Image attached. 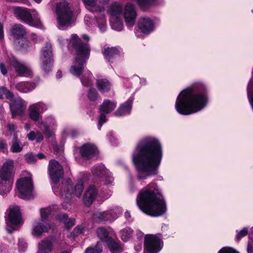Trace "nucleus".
<instances>
[{
  "mask_svg": "<svg viewBox=\"0 0 253 253\" xmlns=\"http://www.w3.org/2000/svg\"><path fill=\"white\" fill-rule=\"evenodd\" d=\"M43 222L41 220L33 222L32 234L34 236L40 237L43 233L48 231L50 226L47 223H43Z\"/></svg>",
  "mask_w": 253,
  "mask_h": 253,
  "instance_id": "obj_23",
  "label": "nucleus"
},
{
  "mask_svg": "<svg viewBox=\"0 0 253 253\" xmlns=\"http://www.w3.org/2000/svg\"><path fill=\"white\" fill-rule=\"evenodd\" d=\"M57 217L60 221L65 223L68 219V215L64 213H59Z\"/></svg>",
  "mask_w": 253,
  "mask_h": 253,
  "instance_id": "obj_50",
  "label": "nucleus"
},
{
  "mask_svg": "<svg viewBox=\"0 0 253 253\" xmlns=\"http://www.w3.org/2000/svg\"><path fill=\"white\" fill-rule=\"evenodd\" d=\"M87 96L90 101H94L97 99L98 94L95 88L90 87L88 90Z\"/></svg>",
  "mask_w": 253,
  "mask_h": 253,
  "instance_id": "obj_42",
  "label": "nucleus"
},
{
  "mask_svg": "<svg viewBox=\"0 0 253 253\" xmlns=\"http://www.w3.org/2000/svg\"><path fill=\"white\" fill-rule=\"evenodd\" d=\"M14 13L18 19L30 26L38 28H42L43 26L39 13L35 10H32L31 12L26 8L15 7L14 8Z\"/></svg>",
  "mask_w": 253,
  "mask_h": 253,
  "instance_id": "obj_7",
  "label": "nucleus"
},
{
  "mask_svg": "<svg viewBox=\"0 0 253 253\" xmlns=\"http://www.w3.org/2000/svg\"><path fill=\"white\" fill-rule=\"evenodd\" d=\"M55 11L59 29L63 30L72 24L74 22L73 12L67 1L57 3Z\"/></svg>",
  "mask_w": 253,
  "mask_h": 253,
  "instance_id": "obj_6",
  "label": "nucleus"
},
{
  "mask_svg": "<svg viewBox=\"0 0 253 253\" xmlns=\"http://www.w3.org/2000/svg\"><path fill=\"white\" fill-rule=\"evenodd\" d=\"M56 124L55 119L52 116H49L46 118L45 122H39L37 126L45 135L50 137L53 135V132L49 129V126H55Z\"/></svg>",
  "mask_w": 253,
  "mask_h": 253,
  "instance_id": "obj_20",
  "label": "nucleus"
},
{
  "mask_svg": "<svg viewBox=\"0 0 253 253\" xmlns=\"http://www.w3.org/2000/svg\"><path fill=\"white\" fill-rule=\"evenodd\" d=\"M136 16L135 8L133 4L127 3L125 6L124 17L128 27H132L135 23Z\"/></svg>",
  "mask_w": 253,
  "mask_h": 253,
  "instance_id": "obj_19",
  "label": "nucleus"
},
{
  "mask_svg": "<svg viewBox=\"0 0 253 253\" xmlns=\"http://www.w3.org/2000/svg\"><path fill=\"white\" fill-rule=\"evenodd\" d=\"M98 27L101 32H104L106 30V19L104 14H101L96 18Z\"/></svg>",
  "mask_w": 253,
  "mask_h": 253,
  "instance_id": "obj_38",
  "label": "nucleus"
},
{
  "mask_svg": "<svg viewBox=\"0 0 253 253\" xmlns=\"http://www.w3.org/2000/svg\"><path fill=\"white\" fill-rule=\"evenodd\" d=\"M98 194L97 187L90 184L86 189L83 196V201L85 205L90 206L96 199Z\"/></svg>",
  "mask_w": 253,
  "mask_h": 253,
  "instance_id": "obj_22",
  "label": "nucleus"
},
{
  "mask_svg": "<svg viewBox=\"0 0 253 253\" xmlns=\"http://www.w3.org/2000/svg\"><path fill=\"white\" fill-rule=\"evenodd\" d=\"M103 53L106 58L110 61L112 58L120 53V50L116 47H107L104 48Z\"/></svg>",
  "mask_w": 253,
  "mask_h": 253,
  "instance_id": "obj_36",
  "label": "nucleus"
},
{
  "mask_svg": "<svg viewBox=\"0 0 253 253\" xmlns=\"http://www.w3.org/2000/svg\"><path fill=\"white\" fill-rule=\"evenodd\" d=\"M249 240L253 241V227L251 229L250 233L249 234Z\"/></svg>",
  "mask_w": 253,
  "mask_h": 253,
  "instance_id": "obj_64",
  "label": "nucleus"
},
{
  "mask_svg": "<svg viewBox=\"0 0 253 253\" xmlns=\"http://www.w3.org/2000/svg\"><path fill=\"white\" fill-rule=\"evenodd\" d=\"M133 97H130L126 102L122 104L114 113V115L121 117L129 114L132 106Z\"/></svg>",
  "mask_w": 253,
  "mask_h": 253,
  "instance_id": "obj_25",
  "label": "nucleus"
},
{
  "mask_svg": "<svg viewBox=\"0 0 253 253\" xmlns=\"http://www.w3.org/2000/svg\"><path fill=\"white\" fill-rule=\"evenodd\" d=\"M248 253H253V241L249 240L247 247Z\"/></svg>",
  "mask_w": 253,
  "mask_h": 253,
  "instance_id": "obj_55",
  "label": "nucleus"
},
{
  "mask_svg": "<svg viewBox=\"0 0 253 253\" xmlns=\"http://www.w3.org/2000/svg\"><path fill=\"white\" fill-rule=\"evenodd\" d=\"M18 246L19 251L24 252L27 248V244L24 240L20 239L18 241Z\"/></svg>",
  "mask_w": 253,
  "mask_h": 253,
  "instance_id": "obj_49",
  "label": "nucleus"
},
{
  "mask_svg": "<svg viewBox=\"0 0 253 253\" xmlns=\"http://www.w3.org/2000/svg\"><path fill=\"white\" fill-rule=\"evenodd\" d=\"M248 234V230L247 228H244L243 229L241 230L239 232H238L237 235L236 236V240L237 241H239L241 238L245 237Z\"/></svg>",
  "mask_w": 253,
  "mask_h": 253,
  "instance_id": "obj_48",
  "label": "nucleus"
},
{
  "mask_svg": "<svg viewBox=\"0 0 253 253\" xmlns=\"http://www.w3.org/2000/svg\"><path fill=\"white\" fill-rule=\"evenodd\" d=\"M110 22L112 28L117 31L122 30L123 5L119 3H113L110 10Z\"/></svg>",
  "mask_w": 253,
  "mask_h": 253,
  "instance_id": "obj_10",
  "label": "nucleus"
},
{
  "mask_svg": "<svg viewBox=\"0 0 253 253\" xmlns=\"http://www.w3.org/2000/svg\"><path fill=\"white\" fill-rule=\"evenodd\" d=\"M125 217L126 218V219L128 220V221H130V217H131V216H130V213L128 211H126L125 212Z\"/></svg>",
  "mask_w": 253,
  "mask_h": 253,
  "instance_id": "obj_63",
  "label": "nucleus"
},
{
  "mask_svg": "<svg viewBox=\"0 0 253 253\" xmlns=\"http://www.w3.org/2000/svg\"><path fill=\"white\" fill-rule=\"evenodd\" d=\"M91 173L94 178L104 181L105 185L112 184L113 178L110 171L107 169L103 164H97L91 169Z\"/></svg>",
  "mask_w": 253,
  "mask_h": 253,
  "instance_id": "obj_15",
  "label": "nucleus"
},
{
  "mask_svg": "<svg viewBox=\"0 0 253 253\" xmlns=\"http://www.w3.org/2000/svg\"><path fill=\"white\" fill-rule=\"evenodd\" d=\"M0 70L1 74L3 75L7 74V70L3 63H0Z\"/></svg>",
  "mask_w": 253,
  "mask_h": 253,
  "instance_id": "obj_57",
  "label": "nucleus"
},
{
  "mask_svg": "<svg viewBox=\"0 0 253 253\" xmlns=\"http://www.w3.org/2000/svg\"><path fill=\"white\" fill-rule=\"evenodd\" d=\"M120 233L121 239L124 242H126L132 237L133 230L130 228L126 227L122 229Z\"/></svg>",
  "mask_w": 253,
  "mask_h": 253,
  "instance_id": "obj_39",
  "label": "nucleus"
},
{
  "mask_svg": "<svg viewBox=\"0 0 253 253\" xmlns=\"http://www.w3.org/2000/svg\"><path fill=\"white\" fill-rule=\"evenodd\" d=\"M84 228L83 226L79 225L76 226L72 233L73 236L76 237L83 233Z\"/></svg>",
  "mask_w": 253,
  "mask_h": 253,
  "instance_id": "obj_47",
  "label": "nucleus"
},
{
  "mask_svg": "<svg viewBox=\"0 0 253 253\" xmlns=\"http://www.w3.org/2000/svg\"><path fill=\"white\" fill-rule=\"evenodd\" d=\"M102 251L101 243L100 242H97L95 246L87 248L84 253H101Z\"/></svg>",
  "mask_w": 253,
  "mask_h": 253,
  "instance_id": "obj_40",
  "label": "nucleus"
},
{
  "mask_svg": "<svg viewBox=\"0 0 253 253\" xmlns=\"http://www.w3.org/2000/svg\"><path fill=\"white\" fill-rule=\"evenodd\" d=\"M12 35L17 39H21L26 33V29L23 25L17 24L14 25L11 29Z\"/></svg>",
  "mask_w": 253,
  "mask_h": 253,
  "instance_id": "obj_33",
  "label": "nucleus"
},
{
  "mask_svg": "<svg viewBox=\"0 0 253 253\" xmlns=\"http://www.w3.org/2000/svg\"><path fill=\"white\" fill-rule=\"evenodd\" d=\"M118 213L119 211L113 209L104 211L96 210L92 215V218L97 223L112 222L118 218Z\"/></svg>",
  "mask_w": 253,
  "mask_h": 253,
  "instance_id": "obj_17",
  "label": "nucleus"
},
{
  "mask_svg": "<svg viewBox=\"0 0 253 253\" xmlns=\"http://www.w3.org/2000/svg\"><path fill=\"white\" fill-rule=\"evenodd\" d=\"M7 211L8 214L6 230L11 234L17 229V226L21 224V214L19 207L15 205L10 206Z\"/></svg>",
  "mask_w": 253,
  "mask_h": 253,
  "instance_id": "obj_11",
  "label": "nucleus"
},
{
  "mask_svg": "<svg viewBox=\"0 0 253 253\" xmlns=\"http://www.w3.org/2000/svg\"><path fill=\"white\" fill-rule=\"evenodd\" d=\"M107 121L106 116L104 114H101L98 121V129L100 130L103 124Z\"/></svg>",
  "mask_w": 253,
  "mask_h": 253,
  "instance_id": "obj_51",
  "label": "nucleus"
},
{
  "mask_svg": "<svg viewBox=\"0 0 253 253\" xmlns=\"http://www.w3.org/2000/svg\"><path fill=\"white\" fill-rule=\"evenodd\" d=\"M138 26L144 34H148L154 29L153 22L149 18H141L139 19Z\"/></svg>",
  "mask_w": 253,
  "mask_h": 253,
  "instance_id": "obj_26",
  "label": "nucleus"
},
{
  "mask_svg": "<svg viewBox=\"0 0 253 253\" xmlns=\"http://www.w3.org/2000/svg\"><path fill=\"white\" fill-rule=\"evenodd\" d=\"M96 234L100 240L106 243L111 241L112 238L109 235V232L104 227L97 228L96 229Z\"/></svg>",
  "mask_w": 253,
  "mask_h": 253,
  "instance_id": "obj_32",
  "label": "nucleus"
},
{
  "mask_svg": "<svg viewBox=\"0 0 253 253\" xmlns=\"http://www.w3.org/2000/svg\"><path fill=\"white\" fill-rule=\"evenodd\" d=\"M10 151L12 153H19L22 151L24 145L18 139L17 134H14L13 139L9 143Z\"/></svg>",
  "mask_w": 253,
  "mask_h": 253,
  "instance_id": "obj_31",
  "label": "nucleus"
},
{
  "mask_svg": "<svg viewBox=\"0 0 253 253\" xmlns=\"http://www.w3.org/2000/svg\"><path fill=\"white\" fill-rule=\"evenodd\" d=\"M48 172L52 182L53 191L55 194H58L60 189L58 184L60 178L63 177L64 174L63 167L55 160H50L49 163Z\"/></svg>",
  "mask_w": 253,
  "mask_h": 253,
  "instance_id": "obj_9",
  "label": "nucleus"
},
{
  "mask_svg": "<svg viewBox=\"0 0 253 253\" xmlns=\"http://www.w3.org/2000/svg\"><path fill=\"white\" fill-rule=\"evenodd\" d=\"M87 9L92 12H101L104 10V6L96 3V0H82Z\"/></svg>",
  "mask_w": 253,
  "mask_h": 253,
  "instance_id": "obj_29",
  "label": "nucleus"
},
{
  "mask_svg": "<svg viewBox=\"0 0 253 253\" xmlns=\"http://www.w3.org/2000/svg\"><path fill=\"white\" fill-rule=\"evenodd\" d=\"M40 65L42 69L46 73L52 70L53 59L51 44L47 43L42 47L39 58Z\"/></svg>",
  "mask_w": 253,
  "mask_h": 253,
  "instance_id": "obj_12",
  "label": "nucleus"
},
{
  "mask_svg": "<svg viewBox=\"0 0 253 253\" xmlns=\"http://www.w3.org/2000/svg\"><path fill=\"white\" fill-rule=\"evenodd\" d=\"M25 159L27 163L32 164L36 162L37 156L32 153H28L25 155Z\"/></svg>",
  "mask_w": 253,
  "mask_h": 253,
  "instance_id": "obj_46",
  "label": "nucleus"
},
{
  "mask_svg": "<svg viewBox=\"0 0 253 253\" xmlns=\"http://www.w3.org/2000/svg\"><path fill=\"white\" fill-rule=\"evenodd\" d=\"M46 109L45 104L42 102L31 104L28 108L29 117L32 120L38 122L41 117V113Z\"/></svg>",
  "mask_w": 253,
  "mask_h": 253,
  "instance_id": "obj_18",
  "label": "nucleus"
},
{
  "mask_svg": "<svg viewBox=\"0 0 253 253\" xmlns=\"http://www.w3.org/2000/svg\"><path fill=\"white\" fill-rule=\"evenodd\" d=\"M68 48H73L76 52L74 65L70 69L73 75L80 77L82 84L84 86H90L93 84V77L89 71H86L81 75L86 61L88 58L90 49L89 44L83 43L77 34L71 35L68 40Z\"/></svg>",
  "mask_w": 253,
  "mask_h": 253,
  "instance_id": "obj_4",
  "label": "nucleus"
},
{
  "mask_svg": "<svg viewBox=\"0 0 253 253\" xmlns=\"http://www.w3.org/2000/svg\"><path fill=\"white\" fill-rule=\"evenodd\" d=\"M9 65L13 66L16 72L20 76H28L32 74V71L28 66L19 62L14 57L10 59Z\"/></svg>",
  "mask_w": 253,
  "mask_h": 253,
  "instance_id": "obj_21",
  "label": "nucleus"
},
{
  "mask_svg": "<svg viewBox=\"0 0 253 253\" xmlns=\"http://www.w3.org/2000/svg\"><path fill=\"white\" fill-rule=\"evenodd\" d=\"M117 106V102L108 99L104 100L99 107L100 112L108 114L112 112Z\"/></svg>",
  "mask_w": 253,
  "mask_h": 253,
  "instance_id": "obj_28",
  "label": "nucleus"
},
{
  "mask_svg": "<svg viewBox=\"0 0 253 253\" xmlns=\"http://www.w3.org/2000/svg\"><path fill=\"white\" fill-rule=\"evenodd\" d=\"M19 197L23 199H29L33 196V183L31 177H24L19 179L16 182Z\"/></svg>",
  "mask_w": 253,
  "mask_h": 253,
  "instance_id": "obj_13",
  "label": "nucleus"
},
{
  "mask_svg": "<svg viewBox=\"0 0 253 253\" xmlns=\"http://www.w3.org/2000/svg\"><path fill=\"white\" fill-rule=\"evenodd\" d=\"M218 253H238L233 249L228 247H223L218 252Z\"/></svg>",
  "mask_w": 253,
  "mask_h": 253,
  "instance_id": "obj_52",
  "label": "nucleus"
},
{
  "mask_svg": "<svg viewBox=\"0 0 253 253\" xmlns=\"http://www.w3.org/2000/svg\"><path fill=\"white\" fill-rule=\"evenodd\" d=\"M78 133V131L75 129L66 128L63 130L62 135L64 137L70 135L72 137L74 138L77 135Z\"/></svg>",
  "mask_w": 253,
  "mask_h": 253,
  "instance_id": "obj_44",
  "label": "nucleus"
},
{
  "mask_svg": "<svg viewBox=\"0 0 253 253\" xmlns=\"http://www.w3.org/2000/svg\"><path fill=\"white\" fill-rule=\"evenodd\" d=\"M97 152L96 147L92 144H86L80 148L82 157L85 160H88L94 157Z\"/></svg>",
  "mask_w": 253,
  "mask_h": 253,
  "instance_id": "obj_24",
  "label": "nucleus"
},
{
  "mask_svg": "<svg viewBox=\"0 0 253 253\" xmlns=\"http://www.w3.org/2000/svg\"><path fill=\"white\" fill-rule=\"evenodd\" d=\"M134 78H135V80H140V83L142 84H145L146 83V79H140L139 78V77H138L137 76H135L134 77Z\"/></svg>",
  "mask_w": 253,
  "mask_h": 253,
  "instance_id": "obj_62",
  "label": "nucleus"
},
{
  "mask_svg": "<svg viewBox=\"0 0 253 253\" xmlns=\"http://www.w3.org/2000/svg\"><path fill=\"white\" fill-rule=\"evenodd\" d=\"M63 190H59L58 196L61 197L66 202L69 203L71 201L73 195L79 198L82 194L84 189V181L83 179H78L74 186V190L72 186V181L71 179H66L65 183H62Z\"/></svg>",
  "mask_w": 253,
  "mask_h": 253,
  "instance_id": "obj_8",
  "label": "nucleus"
},
{
  "mask_svg": "<svg viewBox=\"0 0 253 253\" xmlns=\"http://www.w3.org/2000/svg\"><path fill=\"white\" fill-rule=\"evenodd\" d=\"M7 128L9 131H11L12 132L15 131L16 129V126L13 124H8L7 125Z\"/></svg>",
  "mask_w": 253,
  "mask_h": 253,
  "instance_id": "obj_60",
  "label": "nucleus"
},
{
  "mask_svg": "<svg viewBox=\"0 0 253 253\" xmlns=\"http://www.w3.org/2000/svg\"><path fill=\"white\" fill-rule=\"evenodd\" d=\"M163 246V242L155 235L147 234L144 238L145 253H158Z\"/></svg>",
  "mask_w": 253,
  "mask_h": 253,
  "instance_id": "obj_14",
  "label": "nucleus"
},
{
  "mask_svg": "<svg viewBox=\"0 0 253 253\" xmlns=\"http://www.w3.org/2000/svg\"><path fill=\"white\" fill-rule=\"evenodd\" d=\"M58 209L57 205H52L47 208H42L40 210L41 219L44 221L48 216L56 211Z\"/></svg>",
  "mask_w": 253,
  "mask_h": 253,
  "instance_id": "obj_35",
  "label": "nucleus"
},
{
  "mask_svg": "<svg viewBox=\"0 0 253 253\" xmlns=\"http://www.w3.org/2000/svg\"><path fill=\"white\" fill-rule=\"evenodd\" d=\"M109 249L112 253H120L122 251V247L120 244L116 242L113 238L106 243Z\"/></svg>",
  "mask_w": 253,
  "mask_h": 253,
  "instance_id": "obj_37",
  "label": "nucleus"
},
{
  "mask_svg": "<svg viewBox=\"0 0 253 253\" xmlns=\"http://www.w3.org/2000/svg\"><path fill=\"white\" fill-rule=\"evenodd\" d=\"M37 135V132H35L34 131H31L27 134V137L29 140L33 141L36 140V137Z\"/></svg>",
  "mask_w": 253,
  "mask_h": 253,
  "instance_id": "obj_54",
  "label": "nucleus"
},
{
  "mask_svg": "<svg viewBox=\"0 0 253 253\" xmlns=\"http://www.w3.org/2000/svg\"><path fill=\"white\" fill-rule=\"evenodd\" d=\"M4 37V31H3V25L0 22V40L3 39Z\"/></svg>",
  "mask_w": 253,
  "mask_h": 253,
  "instance_id": "obj_58",
  "label": "nucleus"
},
{
  "mask_svg": "<svg viewBox=\"0 0 253 253\" xmlns=\"http://www.w3.org/2000/svg\"><path fill=\"white\" fill-rule=\"evenodd\" d=\"M64 224L66 228L70 229L75 224V219L74 218H69Z\"/></svg>",
  "mask_w": 253,
  "mask_h": 253,
  "instance_id": "obj_53",
  "label": "nucleus"
},
{
  "mask_svg": "<svg viewBox=\"0 0 253 253\" xmlns=\"http://www.w3.org/2000/svg\"><path fill=\"white\" fill-rule=\"evenodd\" d=\"M14 162L9 160L4 163L0 168V194L9 193L13 183Z\"/></svg>",
  "mask_w": 253,
  "mask_h": 253,
  "instance_id": "obj_5",
  "label": "nucleus"
},
{
  "mask_svg": "<svg viewBox=\"0 0 253 253\" xmlns=\"http://www.w3.org/2000/svg\"><path fill=\"white\" fill-rule=\"evenodd\" d=\"M207 103L206 87L199 84L181 91L176 99L175 108L179 114L189 115L201 111Z\"/></svg>",
  "mask_w": 253,
  "mask_h": 253,
  "instance_id": "obj_2",
  "label": "nucleus"
},
{
  "mask_svg": "<svg viewBox=\"0 0 253 253\" xmlns=\"http://www.w3.org/2000/svg\"><path fill=\"white\" fill-rule=\"evenodd\" d=\"M12 93L4 87H0V99L5 95L7 99L12 97Z\"/></svg>",
  "mask_w": 253,
  "mask_h": 253,
  "instance_id": "obj_45",
  "label": "nucleus"
},
{
  "mask_svg": "<svg viewBox=\"0 0 253 253\" xmlns=\"http://www.w3.org/2000/svg\"><path fill=\"white\" fill-rule=\"evenodd\" d=\"M43 139V136L40 131H37L36 140L37 142H41Z\"/></svg>",
  "mask_w": 253,
  "mask_h": 253,
  "instance_id": "obj_56",
  "label": "nucleus"
},
{
  "mask_svg": "<svg viewBox=\"0 0 253 253\" xmlns=\"http://www.w3.org/2000/svg\"><path fill=\"white\" fill-rule=\"evenodd\" d=\"M7 144L2 139H0V150H4L6 148Z\"/></svg>",
  "mask_w": 253,
  "mask_h": 253,
  "instance_id": "obj_59",
  "label": "nucleus"
},
{
  "mask_svg": "<svg viewBox=\"0 0 253 253\" xmlns=\"http://www.w3.org/2000/svg\"><path fill=\"white\" fill-rule=\"evenodd\" d=\"M155 0H136L138 5L143 9L151 4H155Z\"/></svg>",
  "mask_w": 253,
  "mask_h": 253,
  "instance_id": "obj_43",
  "label": "nucleus"
},
{
  "mask_svg": "<svg viewBox=\"0 0 253 253\" xmlns=\"http://www.w3.org/2000/svg\"><path fill=\"white\" fill-rule=\"evenodd\" d=\"M11 102L9 103L10 110L12 118H15L18 116L22 117L25 115L27 103L21 98L12 97L9 98Z\"/></svg>",
  "mask_w": 253,
  "mask_h": 253,
  "instance_id": "obj_16",
  "label": "nucleus"
},
{
  "mask_svg": "<svg viewBox=\"0 0 253 253\" xmlns=\"http://www.w3.org/2000/svg\"><path fill=\"white\" fill-rule=\"evenodd\" d=\"M53 241L50 238L42 240L38 245V253H50L53 249Z\"/></svg>",
  "mask_w": 253,
  "mask_h": 253,
  "instance_id": "obj_27",
  "label": "nucleus"
},
{
  "mask_svg": "<svg viewBox=\"0 0 253 253\" xmlns=\"http://www.w3.org/2000/svg\"><path fill=\"white\" fill-rule=\"evenodd\" d=\"M96 86L102 93L109 92L111 89V84L106 79H99L96 81Z\"/></svg>",
  "mask_w": 253,
  "mask_h": 253,
  "instance_id": "obj_30",
  "label": "nucleus"
},
{
  "mask_svg": "<svg viewBox=\"0 0 253 253\" xmlns=\"http://www.w3.org/2000/svg\"><path fill=\"white\" fill-rule=\"evenodd\" d=\"M163 157L162 145L154 138H147L137 145L132 161L137 169V179L144 180L156 175Z\"/></svg>",
  "mask_w": 253,
  "mask_h": 253,
  "instance_id": "obj_1",
  "label": "nucleus"
},
{
  "mask_svg": "<svg viewBox=\"0 0 253 253\" xmlns=\"http://www.w3.org/2000/svg\"><path fill=\"white\" fill-rule=\"evenodd\" d=\"M20 49L24 51H27L30 46L29 41L25 39H20L18 42V45Z\"/></svg>",
  "mask_w": 253,
  "mask_h": 253,
  "instance_id": "obj_41",
  "label": "nucleus"
},
{
  "mask_svg": "<svg viewBox=\"0 0 253 253\" xmlns=\"http://www.w3.org/2000/svg\"><path fill=\"white\" fill-rule=\"evenodd\" d=\"M91 20V19L90 17L88 16V15L85 16V17H84V22H85V24L88 26H91V23H90Z\"/></svg>",
  "mask_w": 253,
  "mask_h": 253,
  "instance_id": "obj_61",
  "label": "nucleus"
},
{
  "mask_svg": "<svg viewBox=\"0 0 253 253\" xmlns=\"http://www.w3.org/2000/svg\"><path fill=\"white\" fill-rule=\"evenodd\" d=\"M136 203L141 211L152 216H161L167 210L161 190L155 183H149L139 191Z\"/></svg>",
  "mask_w": 253,
  "mask_h": 253,
  "instance_id": "obj_3",
  "label": "nucleus"
},
{
  "mask_svg": "<svg viewBox=\"0 0 253 253\" xmlns=\"http://www.w3.org/2000/svg\"><path fill=\"white\" fill-rule=\"evenodd\" d=\"M36 87V84L31 82H20L16 85V89L22 92H27L34 89Z\"/></svg>",
  "mask_w": 253,
  "mask_h": 253,
  "instance_id": "obj_34",
  "label": "nucleus"
}]
</instances>
